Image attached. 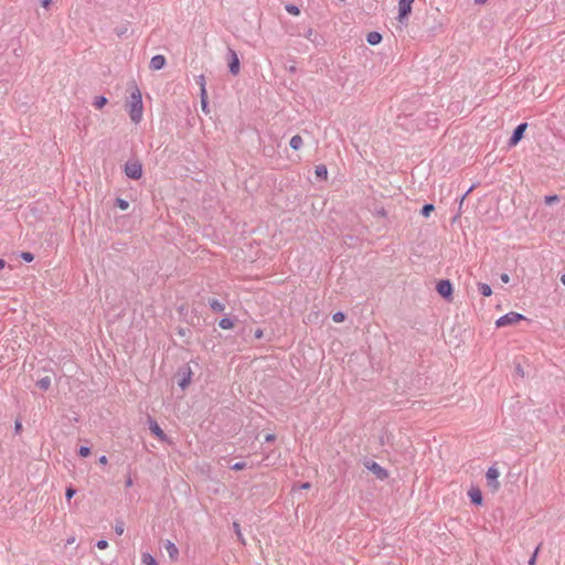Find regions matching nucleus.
<instances>
[{
    "label": "nucleus",
    "instance_id": "obj_1",
    "mask_svg": "<svg viewBox=\"0 0 565 565\" xmlns=\"http://www.w3.org/2000/svg\"><path fill=\"white\" fill-rule=\"evenodd\" d=\"M129 116L132 122L138 124L142 119L143 106L140 89L135 86L128 102Z\"/></svg>",
    "mask_w": 565,
    "mask_h": 565
},
{
    "label": "nucleus",
    "instance_id": "obj_2",
    "mask_svg": "<svg viewBox=\"0 0 565 565\" xmlns=\"http://www.w3.org/2000/svg\"><path fill=\"white\" fill-rule=\"evenodd\" d=\"M125 174L132 180H139L142 177V164L139 160H128L124 166Z\"/></svg>",
    "mask_w": 565,
    "mask_h": 565
},
{
    "label": "nucleus",
    "instance_id": "obj_3",
    "mask_svg": "<svg viewBox=\"0 0 565 565\" xmlns=\"http://www.w3.org/2000/svg\"><path fill=\"white\" fill-rule=\"evenodd\" d=\"M363 466L371 471L379 480H386L388 478V471L380 466L376 461L371 459H364Z\"/></svg>",
    "mask_w": 565,
    "mask_h": 565
},
{
    "label": "nucleus",
    "instance_id": "obj_4",
    "mask_svg": "<svg viewBox=\"0 0 565 565\" xmlns=\"http://www.w3.org/2000/svg\"><path fill=\"white\" fill-rule=\"evenodd\" d=\"M522 320H525V317L523 315L511 311V312H508L504 316L500 317L495 321V326L498 328H502V327L515 324Z\"/></svg>",
    "mask_w": 565,
    "mask_h": 565
},
{
    "label": "nucleus",
    "instance_id": "obj_5",
    "mask_svg": "<svg viewBox=\"0 0 565 565\" xmlns=\"http://www.w3.org/2000/svg\"><path fill=\"white\" fill-rule=\"evenodd\" d=\"M192 375H193V372L191 370V367L185 364V365H182L181 367H179L178 372H177V376H178V385L182 388V390H185L190 383H191V379H192Z\"/></svg>",
    "mask_w": 565,
    "mask_h": 565
},
{
    "label": "nucleus",
    "instance_id": "obj_6",
    "mask_svg": "<svg viewBox=\"0 0 565 565\" xmlns=\"http://www.w3.org/2000/svg\"><path fill=\"white\" fill-rule=\"evenodd\" d=\"M226 61H227L228 72L232 75H237L241 70V63H239V58H238V55L235 50L228 47L227 54H226Z\"/></svg>",
    "mask_w": 565,
    "mask_h": 565
},
{
    "label": "nucleus",
    "instance_id": "obj_7",
    "mask_svg": "<svg viewBox=\"0 0 565 565\" xmlns=\"http://www.w3.org/2000/svg\"><path fill=\"white\" fill-rule=\"evenodd\" d=\"M437 292L446 300H452L454 288L449 279H441L436 285Z\"/></svg>",
    "mask_w": 565,
    "mask_h": 565
},
{
    "label": "nucleus",
    "instance_id": "obj_8",
    "mask_svg": "<svg viewBox=\"0 0 565 565\" xmlns=\"http://www.w3.org/2000/svg\"><path fill=\"white\" fill-rule=\"evenodd\" d=\"M499 476L500 472L494 466L490 467L486 473L487 484L492 492H497L500 489Z\"/></svg>",
    "mask_w": 565,
    "mask_h": 565
},
{
    "label": "nucleus",
    "instance_id": "obj_9",
    "mask_svg": "<svg viewBox=\"0 0 565 565\" xmlns=\"http://www.w3.org/2000/svg\"><path fill=\"white\" fill-rule=\"evenodd\" d=\"M415 0H398V21L404 23L412 12V4Z\"/></svg>",
    "mask_w": 565,
    "mask_h": 565
},
{
    "label": "nucleus",
    "instance_id": "obj_10",
    "mask_svg": "<svg viewBox=\"0 0 565 565\" xmlns=\"http://www.w3.org/2000/svg\"><path fill=\"white\" fill-rule=\"evenodd\" d=\"M526 128H527L526 122H521L514 128V130L508 141V146L510 148L515 147L522 140Z\"/></svg>",
    "mask_w": 565,
    "mask_h": 565
},
{
    "label": "nucleus",
    "instance_id": "obj_11",
    "mask_svg": "<svg viewBox=\"0 0 565 565\" xmlns=\"http://www.w3.org/2000/svg\"><path fill=\"white\" fill-rule=\"evenodd\" d=\"M148 425H149V430L151 431V434L154 435L159 440L166 441L168 439V436L161 429V427L159 426L157 420L150 416L148 417Z\"/></svg>",
    "mask_w": 565,
    "mask_h": 565
},
{
    "label": "nucleus",
    "instance_id": "obj_12",
    "mask_svg": "<svg viewBox=\"0 0 565 565\" xmlns=\"http://www.w3.org/2000/svg\"><path fill=\"white\" fill-rule=\"evenodd\" d=\"M470 502L475 505H481L483 502L482 492L478 487H471L468 490Z\"/></svg>",
    "mask_w": 565,
    "mask_h": 565
},
{
    "label": "nucleus",
    "instance_id": "obj_13",
    "mask_svg": "<svg viewBox=\"0 0 565 565\" xmlns=\"http://www.w3.org/2000/svg\"><path fill=\"white\" fill-rule=\"evenodd\" d=\"M166 57L161 54H157L154 55L151 60H150V65L149 67L152 70V71H159L161 68L164 67L166 65Z\"/></svg>",
    "mask_w": 565,
    "mask_h": 565
},
{
    "label": "nucleus",
    "instance_id": "obj_14",
    "mask_svg": "<svg viewBox=\"0 0 565 565\" xmlns=\"http://www.w3.org/2000/svg\"><path fill=\"white\" fill-rule=\"evenodd\" d=\"M164 548L167 551V553L169 554V557L172 559V561H175L178 559V556H179V550L177 547V545L171 542V541H167L164 543Z\"/></svg>",
    "mask_w": 565,
    "mask_h": 565
},
{
    "label": "nucleus",
    "instance_id": "obj_15",
    "mask_svg": "<svg viewBox=\"0 0 565 565\" xmlns=\"http://www.w3.org/2000/svg\"><path fill=\"white\" fill-rule=\"evenodd\" d=\"M209 306L213 312H217V313L223 312L225 309L224 303H222L221 301H218L215 298L209 299Z\"/></svg>",
    "mask_w": 565,
    "mask_h": 565
},
{
    "label": "nucleus",
    "instance_id": "obj_16",
    "mask_svg": "<svg viewBox=\"0 0 565 565\" xmlns=\"http://www.w3.org/2000/svg\"><path fill=\"white\" fill-rule=\"evenodd\" d=\"M382 34L379 32H370L366 36V41L371 45H377L382 41Z\"/></svg>",
    "mask_w": 565,
    "mask_h": 565
},
{
    "label": "nucleus",
    "instance_id": "obj_17",
    "mask_svg": "<svg viewBox=\"0 0 565 565\" xmlns=\"http://www.w3.org/2000/svg\"><path fill=\"white\" fill-rule=\"evenodd\" d=\"M51 376H43L36 381V386L42 391H47L51 387Z\"/></svg>",
    "mask_w": 565,
    "mask_h": 565
},
{
    "label": "nucleus",
    "instance_id": "obj_18",
    "mask_svg": "<svg viewBox=\"0 0 565 565\" xmlns=\"http://www.w3.org/2000/svg\"><path fill=\"white\" fill-rule=\"evenodd\" d=\"M302 145H303V140H302L301 136H299V135L292 136L289 141V146L294 150L300 149L302 147Z\"/></svg>",
    "mask_w": 565,
    "mask_h": 565
},
{
    "label": "nucleus",
    "instance_id": "obj_19",
    "mask_svg": "<svg viewBox=\"0 0 565 565\" xmlns=\"http://www.w3.org/2000/svg\"><path fill=\"white\" fill-rule=\"evenodd\" d=\"M315 173L318 179L327 180L328 178V169L324 164L316 166Z\"/></svg>",
    "mask_w": 565,
    "mask_h": 565
},
{
    "label": "nucleus",
    "instance_id": "obj_20",
    "mask_svg": "<svg viewBox=\"0 0 565 565\" xmlns=\"http://www.w3.org/2000/svg\"><path fill=\"white\" fill-rule=\"evenodd\" d=\"M479 292L484 297H490L492 295V289L488 284L479 282L478 284Z\"/></svg>",
    "mask_w": 565,
    "mask_h": 565
},
{
    "label": "nucleus",
    "instance_id": "obj_21",
    "mask_svg": "<svg viewBox=\"0 0 565 565\" xmlns=\"http://www.w3.org/2000/svg\"><path fill=\"white\" fill-rule=\"evenodd\" d=\"M141 561L145 565H158L156 558L148 552L142 553Z\"/></svg>",
    "mask_w": 565,
    "mask_h": 565
},
{
    "label": "nucleus",
    "instance_id": "obj_22",
    "mask_svg": "<svg viewBox=\"0 0 565 565\" xmlns=\"http://www.w3.org/2000/svg\"><path fill=\"white\" fill-rule=\"evenodd\" d=\"M218 326L225 330L232 329L234 327V321L231 318L225 317L218 321Z\"/></svg>",
    "mask_w": 565,
    "mask_h": 565
},
{
    "label": "nucleus",
    "instance_id": "obj_23",
    "mask_svg": "<svg viewBox=\"0 0 565 565\" xmlns=\"http://www.w3.org/2000/svg\"><path fill=\"white\" fill-rule=\"evenodd\" d=\"M434 210H435V205L434 204L426 203V204L423 205L420 213H422L423 216L428 217Z\"/></svg>",
    "mask_w": 565,
    "mask_h": 565
},
{
    "label": "nucleus",
    "instance_id": "obj_24",
    "mask_svg": "<svg viewBox=\"0 0 565 565\" xmlns=\"http://www.w3.org/2000/svg\"><path fill=\"white\" fill-rule=\"evenodd\" d=\"M107 103L108 99L105 96H97L94 100V106L97 109H102Z\"/></svg>",
    "mask_w": 565,
    "mask_h": 565
},
{
    "label": "nucleus",
    "instance_id": "obj_25",
    "mask_svg": "<svg viewBox=\"0 0 565 565\" xmlns=\"http://www.w3.org/2000/svg\"><path fill=\"white\" fill-rule=\"evenodd\" d=\"M115 205L119 207L121 211H126L129 207V202L125 199L117 198Z\"/></svg>",
    "mask_w": 565,
    "mask_h": 565
},
{
    "label": "nucleus",
    "instance_id": "obj_26",
    "mask_svg": "<svg viewBox=\"0 0 565 565\" xmlns=\"http://www.w3.org/2000/svg\"><path fill=\"white\" fill-rule=\"evenodd\" d=\"M544 202H545V204H547V205H551V204L557 203V202H559V196H558V195H556V194L546 195V196L544 198Z\"/></svg>",
    "mask_w": 565,
    "mask_h": 565
},
{
    "label": "nucleus",
    "instance_id": "obj_27",
    "mask_svg": "<svg viewBox=\"0 0 565 565\" xmlns=\"http://www.w3.org/2000/svg\"><path fill=\"white\" fill-rule=\"evenodd\" d=\"M115 533L117 535H122L124 534V531H125V522L124 521H117L116 524H115Z\"/></svg>",
    "mask_w": 565,
    "mask_h": 565
},
{
    "label": "nucleus",
    "instance_id": "obj_28",
    "mask_svg": "<svg viewBox=\"0 0 565 565\" xmlns=\"http://www.w3.org/2000/svg\"><path fill=\"white\" fill-rule=\"evenodd\" d=\"M286 11L292 15H298L300 13V10L297 6L295 4H287L285 7Z\"/></svg>",
    "mask_w": 565,
    "mask_h": 565
},
{
    "label": "nucleus",
    "instance_id": "obj_29",
    "mask_svg": "<svg viewBox=\"0 0 565 565\" xmlns=\"http://www.w3.org/2000/svg\"><path fill=\"white\" fill-rule=\"evenodd\" d=\"M345 317H347V316H345V313H344V312H342V311H338V312L333 313V316H332V320H333L334 322L340 323V322H343V321L345 320Z\"/></svg>",
    "mask_w": 565,
    "mask_h": 565
},
{
    "label": "nucleus",
    "instance_id": "obj_30",
    "mask_svg": "<svg viewBox=\"0 0 565 565\" xmlns=\"http://www.w3.org/2000/svg\"><path fill=\"white\" fill-rule=\"evenodd\" d=\"M92 454V450L87 446H81L78 449V455L83 458L88 457Z\"/></svg>",
    "mask_w": 565,
    "mask_h": 565
},
{
    "label": "nucleus",
    "instance_id": "obj_31",
    "mask_svg": "<svg viewBox=\"0 0 565 565\" xmlns=\"http://www.w3.org/2000/svg\"><path fill=\"white\" fill-rule=\"evenodd\" d=\"M20 257L26 263H31L34 259V255L31 252H22Z\"/></svg>",
    "mask_w": 565,
    "mask_h": 565
},
{
    "label": "nucleus",
    "instance_id": "obj_32",
    "mask_svg": "<svg viewBox=\"0 0 565 565\" xmlns=\"http://www.w3.org/2000/svg\"><path fill=\"white\" fill-rule=\"evenodd\" d=\"M76 494V489L72 486L66 488L65 497L67 500H71Z\"/></svg>",
    "mask_w": 565,
    "mask_h": 565
},
{
    "label": "nucleus",
    "instance_id": "obj_33",
    "mask_svg": "<svg viewBox=\"0 0 565 565\" xmlns=\"http://www.w3.org/2000/svg\"><path fill=\"white\" fill-rule=\"evenodd\" d=\"M246 466H247V465H246V462H245V461H238V462H235V463L231 467V469L238 471V470H243V469H245V468H246Z\"/></svg>",
    "mask_w": 565,
    "mask_h": 565
},
{
    "label": "nucleus",
    "instance_id": "obj_34",
    "mask_svg": "<svg viewBox=\"0 0 565 565\" xmlns=\"http://www.w3.org/2000/svg\"><path fill=\"white\" fill-rule=\"evenodd\" d=\"M539 550H540V546H537L533 553V555L530 557L529 559V565H535L536 563V557H537V553H539Z\"/></svg>",
    "mask_w": 565,
    "mask_h": 565
},
{
    "label": "nucleus",
    "instance_id": "obj_35",
    "mask_svg": "<svg viewBox=\"0 0 565 565\" xmlns=\"http://www.w3.org/2000/svg\"><path fill=\"white\" fill-rule=\"evenodd\" d=\"M375 214L381 217H386L387 213L383 206L375 209Z\"/></svg>",
    "mask_w": 565,
    "mask_h": 565
},
{
    "label": "nucleus",
    "instance_id": "obj_36",
    "mask_svg": "<svg viewBox=\"0 0 565 565\" xmlns=\"http://www.w3.org/2000/svg\"><path fill=\"white\" fill-rule=\"evenodd\" d=\"M233 527H234V530H235V533H236V535H237L238 540H241V541H242V540H243V537H242V533H241L239 524H238L237 522H234V523H233Z\"/></svg>",
    "mask_w": 565,
    "mask_h": 565
},
{
    "label": "nucleus",
    "instance_id": "obj_37",
    "mask_svg": "<svg viewBox=\"0 0 565 565\" xmlns=\"http://www.w3.org/2000/svg\"><path fill=\"white\" fill-rule=\"evenodd\" d=\"M96 546L99 550H105L108 546V542L106 540H99L97 541Z\"/></svg>",
    "mask_w": 565,
    "mask_h": 565
},
{
    "label": "nucleus",
    "instance_id": "obj_38",
    "mask_svg": "<svg viewBox=\"0 0 565 565\" xmlns=\"http://www.w3.org/2000/svg\"><path fill=\"white\" fill-rule=\"evenodd\" d=\"M196 83L200 85V89H202V87H205V78H204V75H200L196 79Z\"/></svg>",
    "mask_w": 565,
    "mask_h": 565
},
{
    "label": "nucleus",
    "instance_id": "obj_39",
    "mask_svg": "<svg viewBox=\"0 0 565 565\" xmlns=\"http://www.w3.org/2000/svg\"><path fill=\"white\" fill-rule=\"evenodd\" d=\"M21 430H22V424H21V422H20V420H15V423H14V433H15V434H20V433H21Z\"/></svg>",
    "mask_w": 565,
    "mask_h": 565
},
{
    "label": "nucleus",
    "instance_id": "obj_40",
    "mask_svg": "<svg viewBox=\"0 0 565 565\" xmlns=\"http://www.w3.org/2000/svg\"><path fill=\"white\" fill-rule=\"evenodd\" d=\"M190 332H191L190 329H184V328H179L178 329V334L181 335V337H185Z\"/></svg>",
    "mask_w": 565,
    "mask_h": 565
},
{
    "label": "nucleus",
    "instance_id": "obj_41",
    "mask_svg": "<svg viewBox=\"0 0 565 565\" xmlns=\"http://www.w3.org/2000/svg\"><path fill=\"white\" fill-rule=\"evenodd\" d=\"M200 90H201V94H200V96H201V102H202V100H207V93H206V88H205V87H202V89H200Z\"/></svg>",
    "mask_w": 565,
    "mask_h": 565
},
{
    "label": "nucleus",
    "instance_id": "obj_42",
    "mask_svg": "<svg viewBox=\"0 0 565 565\" xmlns=\"http://www.w3.org/2000/svg\"><path fill=\"white\" fill-rule=\"evenodd\" d=\"M500 279L502 282L508 284L510 281V276L507 273L501 274Z\"/></svg>",
    "mask_w": 565,
    "mask_h": 565
},
{
    "label": "nucleus",
    "instance_id": "obj_43",
    "mask_svg": "<svg viewBox=\"0 0 565 565\" xmlns=\"http://www.w3.org/2000/svg\"><path fill=\"white\" fill-rule=\"evenodd\" d=\"M52 2V0H41V6L45 9H49Z\"/></svg>",
    "mask_w": 565,
    "mask_h": 565
},
{
    "label": "nucleus",
    "instance_id": "obj_44",
    "mask_svg": "<svg viewBox=\"0 0 565 565\" xmlns=\"http://www.w3.org/2000/svg\"><path fill=\"white\" fill-rule=\"evenodd\" d=\"M254 335L256 339H262L264 335V331L262 329H256Z\"/></svg>",
    "mask_w": 565,
    "mask_h": 565
},
{
    "label": "nucleus",
    "instance_id": "obj_45",
    "mask_svg": "<svg viewBox=\"0 0 565 565\" xmlns=\"http://www.w3.org/2000/svg\"><path fill=\"white\" fill-rule=\"evenodd\" d=\"M125 486H126L127 488H129V487H131V486H132V479H131V477H130V476H128V478L126 479Z\"/></svg>",
    "mask_w": 565,
    "mask_h": 565
},
{
    "label": "nucleus",
    "instance_id": "obj_46",
    "mask_svg": "<svg viewBox=\"0 0 565 565\" xmlns=\"http://www.w3.org/2000/svg\"><path fill=\"white\" fill-rule=\"evenodd\" d=\"M99 463L102 465H106L107 463V457L106 456H100L99 459H98Z\"/></svg>",
    "mask_w": 565,
    "mask_h": 565
},
{
    "label": "nucleus",
    "instance_id": "obj_47",
    "mask_svg": "<svg viewBox=\"0 0 565 565\" xmlns=\"http://www.w3.org/2000/svg\"><path fill=\"white\" fill-rule=\"evenodd\" d=\"M275 438H276L275 435L268 434L265 439H266V441H273V440H275Z\"/></svg>",
    "mask_w": 565,
    "mask_h": 565
},
{
    "label": "nucleus",
    "instance_id": "obj_48",
    "mask_svg": "<svg viewBox=\"0 0 565 565\" xmlns=\"http://www.w3.org/2000/svg\"><path fill=\"white\" fill-rule=\"evenodd\" d=\"M201 105H202V109L207 113L206 108H207V100H202L201 102Z\"/></svg>",
    "mask_w": 565,
    "mask_h": 565
},
{
    "label": "nucleus",
    "instance_id": "obj_49",
    "mask_svg": "<svg viewBox=\"0 0 565 565\" xmlns=\"http://www.w3.org/2000/svg\"><path fill=\"white\" fill-rule=\"evenodd\" d=\"M310 487H311V483H309V482H303V483L300 486V488H301V489H309Z\"/></svg>",
    "mask_w": 565,
    "mask_h": 565
},
{
    "label": "nucleus",
    "instance_id": "obj_50",
    "mask_svg": "<svg viewBox=\"0 0 565 565\" xmlns=\"http://www.w3.org/2000/svg\"><path fill=\"white\" fill-rule=\"evenodd\" d=\"M4 266H6V262L2 258H0V269H2Z\"/></svg>",
    "mask_w": 565,
    "mask_h": 565
},
{
    "label": "nucleus",
    "instance_id": "obj_51",
    "mask_svg": "<svg viewBox=\"0 0 565 565\" xmlns=\"http://www.w3.org/2000/svg\"><path fill=\"white\" fill-rule=\"evenodd\" d=\"M486 1H487V0H475V3H476V4H482V3H484Z\"/></svg>",
    "mask_w": 565,
    "mask_h": 565
},
{
    "label": "nucleus",
    "instance_id": "obj_52",
    "mask_svg": "<svg viewBox=\"0 0 565 565\" xmlns=\"http://www.w3.org/2000/svg\"><path fill=\"white\" fill-rule=\"evenodd\" d=\"M561 281H562V284L565 286V274H563V275L561 276Z\"/></svg>",
    "mask_w": 565,
    "mask_h": 565
},
{
    "label": "nucleus",
    "instance_id": "obj_53",
    "mask_svg": "<svg viewBox=\"0 0 565 565\" xmlns=\"http://www.w3.org/2000/svg\"><path fill=\"white\" fill-rule=\"evenodd\" d=\"M311 34H312V30H309L308 34H307V38L309 39L311 36Z\"/></svg>",
    "mask_w": 565,
    "mask_h": 565
},
{
    "label": "nucleus",
    "instance_id": "obj_54",
    "mask_svg": "<svg viewBox=\"0 0 565 565\" xmlns=\"http://www.w3.org/2000/svg\"><path fill=\"white\" fill-rule=\"evenodd\" d=\"M516 371H518V373H521V372H522V369H521V366H520V365H518Z\"/></svg>",
    "mask_w": 565,
    "mask_h": 565
},
{
    "label": "nucleus",
    "instance_id": "obj_55",
    "mask_svg": "<svg viewBox=\"0 0 565 565\" xmlns=\"http://www.w3.org/2000/svg\"><path fill=\"white\" fill-rule=\"evenodd\" d=\"M470 191H471V189H469L467 192H465L463 198H465L466 195H468V193H469Z\"/></svg>",
    "mask_w": 565,
    "mask_h": 565
},
{
    "label": "nucleus",
    "instance_id": "obj_56",
    "mask_svg": "<svg viewBox=\"0 0 565 565\" xmlns=\"http://www.w3.org/2000/svg\"><path fill=\"white\" fill-rule=\"evenodd\" d=\"M117 34H118V35H121V34H122V30H119V31L117 32Z\"/></svg>",
    "mask_w": 565,
    "mask_h": 565
}]
</instances>
